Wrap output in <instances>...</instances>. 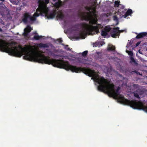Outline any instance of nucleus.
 I'll return each instance as SVG.
<instances>
[{
	"label": "nucleus",
	"instance_id": "obj_17",
	"mask_svg": "<svg viewBox=\"0 0 147 147\" xmlns=\"http://www.w3.org/2000/svg\"><path fill=\"white\" fill-rule=\"evenodd\" d=\"M115 47L113 46H111V47H109L107 48V50L108 51H115Z\"/></svg>",
	"mask_w": 147,
	"mask_h": 147
},
{
	"label": "nucleus",
	"instance_id": "obj_39",
	"mask_svg": "<svg viewBox=\"0 0 147 147\" xmlns=\"http://www.w3.org/2000/svg\"><path fill=\"white\" fill-rule=\"evenodd\" d=\"M5 0H0V1H4Z\"/></svg>",
	"mask_w": 147,
	"mask_h": 147
},
{
	"label": "nucleus",
	"instance_id": "obj_13",
	"mask_svg": "<svg viewBox=\"0 0 147 147\" xmlns=\"http://www.w3.org/2000/svg\"><path fill=\"white\" fill-rule=\"evenodd\" d=\"M42 38V36H39L38 35L37 33H36L34 37L33 38V40H39L40 38Z\"/></svg>",
	"mask_w": 147,
	"mask_h": 147
},
{
	"label": "nucleus",
	"instance_id": "obj_11",
	"mask_svg": "<svg viewBox=\"0 0 147 147\" xmlns=\"http://www.w3.org/2000/svg\"><path fill=\"white\" fill-rule=\"evenodd\" d=\"M13 5H18L19 4L20 0H9Z\"/></svg>",
	"mask_w": 147,
	"mask_h": 147
},
{
	"label": "nucleus",
	"instance_id": "obj_2",
	"mask_svg": "<svg viewBox=\"0 0 147 147\" xmlns=\"http://www.w3.org/2000/svg\"><path fill=\"white\" fill-rule=\"evenodd\" d=\"M49 11V9L46 5L44 4H39L38 8L36 9V12L34 13L33 16L36 18L39 16L40 13H42L47 14Z\"/></svg>",
	"mask_w": 147,
	"mask_h": 147
},
{
	"label": "nucleus",
	"instance_id": "obj_24",
	"mask_svg": "<svg viewBox=\"0 0 147 147\" xmlns=\"http://www.w3.org/2000/svg\"><path fill=\"white\" fill-rule=\"evenodd\" d=\"M61 45L65 47V49L68 51H71L70 49L68 47V45H65L63 44H62Z\"/></svg>",
	"mask_w": 147,
	"mask_h": 147
},
{
	"label": "nucleus",
	"instance_id": "obj_41",
	"mask_svg": "<svg viewBox=\"0 0 147 147\" xmlns=\"http://www.w3.org/2000/svg\"><path fill=\"white\" fill-rule=\"evenodd\" d=\"M129 44L130 45H131V43L130 42H129Z\"/></svg>",
	"mask_w": 147,
	"mask_h": 147
},
{
	"label": "nucleus",
	"instance_id": "obj_1",
	"mask_svg": "<svg viewBox=\"0 0 147 147\" xmlns=\"http://www.w3.org/2000/svg\"><path fill=\"white\" fill-rule=\"evenodd\" d=\"M96 2L91 6H85V9L89 12V15L86 17L85 20L89 21L90 25L85 23L80 24L81 26L82 30L80 32L79 35L81 37L86 35L87 33L89 34H98L100 33L99 29L102 28V25L97 24V16L96 14Z\"/></svg>",
	"mask_w": 147,
	"mask_h": 147
},
{
	"label": "nucleus",
	"instance_id": "obj_14",
	"mask_svg": "<svg viewBox=\"0 0 147 147\" xmlns=\"http://www.w3.org/2000/svg\"><path fill=\"white\" fill-rule=\"evenodd\" d=\"M60 2H57L55 3L54 4V6L57 9H58L61 6V1H60Z\"/></svg>",
	"mask_w": 147,
	"mask_h": 147
},
{
	"label": "nucleus",
	"instance_id": "obj_31",
	"mask_svg": "<svg viewBox=\"0 0 147 147\" xmlns=\"http://www.w3.org/2000/svg\"><path fill=\"white\" fill-rule=\"evenodd\" d=\"M45 0V3H41L40 4H44L46 5V6H47V4L49 3V0Z\"/></svg>",
	"mask_w": 147,
	"mask_h": 147
},
{
	"label": "nucleus",
	"instance_id": "obj_29",
	"mask_svg": "<svg viewBox=\"0 0 147 147\" xmlns=\"http://www.w3.org/2000/svg\"><path fill=\"white\" fill-rule=\"evenodd\" d=\"M113 20H114L116 21H118V19L116 16H113Z\"/></svg>",
	"mask_w": 147,
	"mask_h": 147
},
{
	"label": "nucleus",
	"instance_id": "obj_16",
	"mask_svg": "<svg viewBox=\"0 0 147 147\" xmlns=\"http://www.w3.org/2000/svg\"><path fill=\"white\" fill-rule=\"evenodd\" d=\"M120 5V1L119 0L116 1L115 2L114 7H118Z\"/></svg>",
	"mask_w": 147,
	"mask_h": 147
},
{
	"label": "nucleus",
	"instance_id": "obj_34",
	"mask_svg": "<svg viewBox=\"0 0 147 147\" xmlns=\"http://www.w3.org/2000/svg\"><path fill=\"white\" fill-rule=\"evenodd\" d=\"M57 40L59 42V43H62L63 42V40L61 39V38H59L57 39Z\"/></svg>",
	"mask_w": 147,
	"mask_h": 147
},
{
	"label": "nucleus",
	"instance_id": "obj_37",
	"mask_svg": "<svg viewBox=\"0 0 147 147\" xmlns=\"http://www.w3.org/2000/svg\"><path fill=\"white\" fill-rule=\"evenodd\" d=\"M124 30H119L120 33L121 32H124Z\"/></svg>",
	"mask_w": 147,
	"mask_h": 147
},
{
	"label": "nucleus",
	"instance_id": "obj_22",
	"mask_svg": "<svg viewBox=\"0 0 147 147\" xmlns=\"http://www.w3.org/2000/svg\"><path fill=\"white\" fill-rule=\"evenodd\" d=\"M126 52L128 53V55H129L131 57H132L133 55V53L131 51L126 50Z\"/></svg>",
	"mask_w": 147,
	"mask_h": 147
},
{
	"label": "nucleus",
	"instance_id": "obj_23",
	"mask_svg": "<svg viewBox=\"0 0 147 147\" xmlns=\"http://www.w3.org/2000/svg\"><path fill=\"white\" fill-rule=\"evenodd\" d=\"M36 18L33 16H31L30 14V21H34L36 20Z\"/></svg>",
	"mask_w": 147,
	"mask_h": 147
},
{
	"label": "nucleus",
	"instance_id": "obj_4",
	"mask_svg": "<svg viewBox=\"0 0 147 147\" xmlns=\"http://www.w3.org/2000/svg\"><path fill=\"white\" fill-rule=\"evenodd\" d=\"M30 13L28 12H26L24 14L22 20L25 23H28V20L30 19Z\"/></svg>",
	"mask_w": 147,
	"mask_h": 147
},
{
	"label": "nucleus",
	"instance_id": "obj_30",
	"mask_svg": "<svg viewBox=\"0 0 147 147\" xmlns=\"http://www.w3.org/2000/svg\"><path fill=\"white\" fill-rule=\"evenodd\" d=\"M28 33L27 32H26L24 31V32L23 33V35L25 37H27L28 35Z\"/></svg>",
	"mask_w": 147,
	"mask_h": 147
},
{
	"label": "nucleus",
	"instance_id": "obj_5",
	"mask_svg": "<svg viewBox=\"0 0 147 147\" xmlns=\"http://www.w3.org/2000/svg\"><path fill=\"white\" fill-rule=\"evenodd\" d=\"M136 34H137V35L136 37V38L137 39L143 38L147 35V32H141L138 34L136 33Z\"/></svg>",
	"mask_w": 147,
	"mask_h": 147
},
{
	"label": "nucleus",
	"instance_id": "obj_26",
	"mask_svg": "<svg viewBox=\"0 0 147 147\" xmlns=\"http://www.w3.org/2000/svg\"><path fill=\"white\" fill-rule=\"evenodd\" d=\"M88 53V51H85L82 53V55L84 57H86Z\"/></svg>",
	"mask_w": 147,
	"mask_h": 147
},
{
	"label": "nucleus",
	"instance_id": "obj_18",
	"mask_svg": "<svg viewBox=\"0 0 147 147\" xmlns=\"http://www.w3.org/2000/svg\"><path fill=\"white\" fill-rule=\"evenodd\" d=\"M134 96L140 99V98L139 96V94L138 92H137V90L134 92Z\"/></svg>",
	"mask_w": 147,
	"mask_h": 147
},
{
	"label": "nucleus",
	"instance_id": "obj_3",
	"mask_svg": "<svg viewBox=\"0 0 147 147\" xmlns=\"http://www.w3.org/2000/svg\"><path fill=\"white\" fill-rule=\"evenodd\" d=\"M110 34L113 38H116L117 36L120 35L119 28L117 27L113 28Z\"/></svg>",
	"mask_w": 147,
	"mask_h": 147
},
{
	"label": "nucleus",
	"instance_id": "obj_20",
	"mask_svg": "<svg viewBox=\"0 0 147 147\" xmlns=\"http://www.w3.org/2000/svg\"><path fill=\"white\" fill-rule=\"evenodd\" d=\"M137 92H138L139 95H142L144 93V91L141 90L140 89H138L137 90Z\"/></svg>",
	"mask_w": 147,
	"mask_h": 147
},
{
	"label": "nucleus",
	"instance_id": "obj_8",
	"mask_svg": "<svg viewBox=\"0 0 147 147\" xmlns=\"http://www.w3.org/2000/svg\"><path fill=\"white\" fill-rule=\"evenodd\" d=\"M126 10H122L121 11V10H120V9H119L118 10V12L117 13L118 14L121 16V18L124 17L125 18V16H124L126 13L125 11Z\"/></svg>",
	"mask_w": 147,
	"mask_h": 147
},
{
	"label": "nucleus",
	"instance_id": "obj_15",
	"mask_svg": "<svg viewBox=\"0 0 147 147\" xmlns=\"http://www.w3.org/2000/svg\"><path fill=\"white\" fill-rule=\"evenodd\" d=\"M32 28H31L29 26H28L27 27L24 29V31L28 33L30 32Z\"/></svg>",
	"mask_w": 147,
	"mask_h": 147
},
{
	"label": "nucleus",
	"instance_id": "obj_25",
	"mask_svg": "<svg viewBox=\"0 0 147 147\" xmlns=\"http://www.w3.org/2000/svg\"><path fill=\"white\" fill-rule=\"evenodd\" d=\"M131 61L130 62L134 63L135 64L137 65L138 64L135 61L134 58L132 57H131L130 58Z\"/></svg>",
	"mask_w": 147,
	"mask_h": 147
},
{
	"label": "nucleus",
	"instance_id": "obj_38",
	"mask_svg": "<svg viewBox=\"0 0 147 147\" xmlns=\"http://www.w3.org/2000/svg\"><path fill=\"white\" fill-rule=\"evenodd\" d=\"M3 31V30H2V29L1 28H0V32H2Z\"/></svg>",
	"mask_w": 147,
	"mask_h": 147
},
{
	"label": "nucleus",
	"instance_id": "obj_36",
	"mask_svg": "<svg viewBox=\"0 0 147 147\" xmlns=\"http://www.w3.org/2000/svg\"><path fill=\"white\" fill-rule=\"evenodd\" d=\"M98 45V43H96L94 44V45H95V47L97 46Z\"/></svg>",
	"mask_w": 147,
	"mask_h": 147
},
{
	"label": "nucleus",
	"instance_id": "obj_28",
	"mask_svg": "<svg viewBox=\"0 0 147 147\" xmlns=\"http://www.w3.org/2000/svg\"><path fill=\"white\" fill-rule=\"evenodd\" d=\"M104 30L108 33L111 30V28H107V27H105Z\"/></svg>",
	"mask_w": 147,
	"mask_h": 147
},
{
	"label": "nucleus",
	"instance_id": "obj_19",
	"mask_svg": "<svg viewBox=\"0 0 147 147\" xmlns=\"http://www.w3.org/2000/svg\"><path fill=\"white\" fill-rule=\"evenodd\" d=\"M107 34V32L105 30H102L101 32V35L102 36H105Z\"/></svg>",
	"mask_w": 147,
	"mask_h": 147
},
{
	"label": "nucleus",
	"instance_id": "obj_40",
	"mask_svg": "<svg viewBox=\"0 0 147 147\" xmlns=\"http://www.w3.org/2000/svg\"><path fill=\"white\" fill-rule=\"evenodd\" d=\"M57 0H53V1H56Z\"/></svg>",
	"mask_w": 147,
	"mask_h": 147
},
{
	"label": "nucleus",
	"instance_id": "obj_21",
	"mask_svg": "<svg viewBox=\"0 0 147 147\" xmlns=\"http://www.w3.org/2000/svg\"><path fill=\"white\" fill-rule=\"evenodd\" d=\"M4 9L3 8L1 7H0V14H1L2 15H3L4 13Z\"/></svg>",
	"mask_w": 147,
	"mask_h": 147
},
{
	"label": "nucleus",
	"instance_id": "obj_12",
	"mask_svg": "<svg viewBox=\"0 0 147 147\" xmlns=\"http://www.w3.org/2000/svg\"><path fill=\"white\" fill-rule=\"evenodd\" d=\"M57 17L59 19L62 20L64 18V15L61 12H59V13L57 14Z\"/></svg>",
	"mask_w": 147,
	"mask_h": 147
},
{
	"label": "nucleus",
	"instance_id": "obj_10",
	"mask_svg": "<svg viewBox=\"0 0 147 147\" xmlns=\"http://www.w3.org/2000/svg\"><path fill=\"white\" fill-rule=\"evenodd\" d=\"M132 13V11L131 9H128L124 16H125V18H126L129 16L131 15Z\"/></svg>",
	"mask_w": 147,
	"mask_h": 147
},
{
	"label": "nucleus",
	"instance_id": "obj_6",
	"mask_svg": "<svg viewBox=\"0 0 147 147\" xmlns=\"http://www.w3.org/2000/svg\"><path fill=\"white\" fill-rule=\"evenodd\" d=\"M77 60L79 63L86 64H88L87 63L88 60L86 59L81 58H78L77 59Z\"/></svg>",
	"mask_w": 147,
	"mask_h": 147
},
{
	"label": "nucleus",
	"instance_id": "obj_33",
	"mask_svg": "<svg viewBox=\"0 0 147 147\" xmlns=\"http://www.w3.org/2000/svg\"><path fill=\"white\" fill-rule=\"evenodd\" d=\"M132 71L136 73L137 75H142L140 74V73L139 72H138L136 70H134V71Z\"/></svg>",
	"mask_w": 147,
	"mask_h": 147
},
{
	"label": "nucleus",
	"instance_id": "obj_27",
	"mask_svg": "<svg viewBox=\"0 0 147 147\" xmlns=\"http://www.w3.org/2000/svg\"><path fill=\"white\" fill-rule=\"evenodd\" d=\"M51 55H52L53 56L57 57H61L62 56L60 55L56 54H55L52 53H51Z\"/></svg>",
	"mask_w": 147,
	"mask_h": 147
},
{
	"label": "nucleus",
	"instance_id": "obj_7",
	"mask_svg": "<svg viewBox=\"0 0 147 147\" xmlns=\"http://www.w3.org/2000/svg\"><path fill=\"white\" fill-rule=\"evenodd\" d=\"M57 14L56 11L53 10L52 12L50 13L48 15L47 18L48 19H51L54 18Z\"/></svg>",
	"mask_w": 147,
	"mask_h": 147
},
{
	"label": "nucleus",
	"instance_id": "obj_35",
	"mask_svg": "<svg viewBox=\"0 0 147 147\" xmlns=\"http://www.w3.org/2000/svg\"><path fill=\"white\" fill-rule=\"evenodd\" d=\"M140 43H141V42L140 41L136 43V45L135 47H138V46L140 44Z\"/></svg>",
	"mask_w": 147,
	"mask_h": 147
},
{
	"label": "nucleus",
	"instance_id": "obj_9",
	"mask_svg": "<svg viewBox=\"0 0 147 147\" xmlns=\"http://www.w3.org/2000/svg\"><path fill=\"white\" fill-rule=\"evenodd\" d=\"M37 46L39 48H47L49 47V46L47 44H44L42 43L38 44Z\"/></svg>",
	"mask_w": 147,
	"mask_h": 147
},
{
	"label": "nucleus",
	"instance_id": "obj_32",
	"mask_svg": "<svg viewBox=\"0 0 147 147\" xmlns=\"http://www.w3.org/2000/svg\"><path fill=\"white\" fill-rule=\"evenodd\" d=\"M119 6L120 9H123L125 8V6L122 4H120Z\"/></svg>",
	"mask_w": 147,
	"mask_h": 147
}]
</instances>
